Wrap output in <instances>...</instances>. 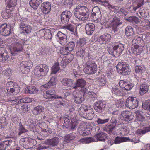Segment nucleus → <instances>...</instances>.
<instances>
[{
    "label": "nucleus",
    "mask_w": 150,
    "mask_h": 150,
    "mask_svg": "<svg viewBox=\"0 0 150 150\" xmlns=\"http://www.w3.org/2000/svg\"><path fill=\"white\" fill-rule=\"evenodd\" d=\"M88 9L84 6L79 5L75 8V16L84 22H86L89 17Z\"/></svg>",
    "instance_id": "f257e3e1"
},
{
    "label": "nucleus",
    "mask_w": 150,
    "mask_h": 150,
    "mask_svg": "<svg viewBox=\"0 0 150 150\" xmlns=\"http://www.w3.org/2000/svg\"><path fill=\"white\" fill-rule=\"evenodd\" d=\"M102 25L106 28L112 27L114 30L117 29V27L122 24L120 22L119 18L116 17L112 16L110 18H104L100 22Z\"/></svg>",
    "instance_id": "f03ea898"
},
{
    "label": "nucleus",
    "mask_w": 150,
    "mask_h": 150,
    "mask_svg": "<svg viewBox=\"0 0 150 150\" xmlns=\"http://www.w3.org/2000/svg\"><path fill=\"white\" fill-rule=\"evenodd\" d=\"M70 119L71 122L69 125L70 122L69 118L67 117H64V123L63 127L64 129L67 128L70 130L73 131L76 129V127L79 123L80 122V120H78L76 118V115L74 113V115H71Z\"/></svg>",
    "instance_id": "7ed1b4c3"
},
{
    "label": "nucleus",
    "mask_w": 150,
    "mask_h": 150,
    "mask_svg": "<svg viewBox=\"0 0 150 150\" xmlns=\"http://www.w3.org/2000/svg\"><path fill=\"white\" fill-rule=\"evenodd\" d=\"M83 71L85 74L88 75L95 74L97 70V65L95 62L89 60L84 64Z\"/></svg>",
    "instance_id": "20e7f679"
},
{
    "label": "nucleus",
    "mask_w": 150,
    "mask_h": 150,
    "mask_svg": "<svg viewBox=\"0 0 150 150\" xmlns=\"http://www.w3.org/2000/svg\"><path fill=\"white\" fill-rule=\"evenodd\" d=\"M49 69L48 67L45 64H40L36 66L34 70V73L38 77L44 76L47 73Z\"/></svg>",
    "instance_id": "39448f33"
},
{
    "label": "nucleus",
    "mask_w": 150,
    "mask_h": 150,
    "mask_svg": "<svg viewBox=\"0 0 150 150\" xmlns=\"http://www.w3.org/2000/svg\"><path fill=\"white\" fill-rule=\"evenodd\" d=\"M124 49L123 44L119 43L113 47L112 49H109L108 51L110 54L115 57H117L122 54Z\"/></svg>",
    "instance_id": "423d86ee"
},
{
    "label": "nucleus",
    "mask_w": 150,
    "mask_h": 150,
    "mask_svg": "<svg viewBox=\"0 0 150 150\" xmlns=\"http://www.w3.org/2000/svg\"><path fill=\"white\" fill-rule=\"evenodd\" d=\"M87 89L86 88H81L74 96V100L77 104H79L84 100L85 95L87 94Z\"/></svg>",
    "instance_id": "0eeeda50"
},
{
    "label": "nucleus",
    "mask_w": 150,
    "mask_h": 150,
    "mask_svg": "<svg viewBox=\"0 0 150 150\" xmlns=\"http://www.w3.org/2000/svg\"><path fill=\"white\" fill-rule=\"evenodd\" d=\"M21 21L22 22L20 27L21 31L20 33L26 35L30 33L32 30V28L30 25L25 24L27 18H23L21 19Z\"/></svg>",
    "instance_id": "6e6552de"
},
{
    "label": "nucleus",
    "mask_w": 150,
    "mask_h": 150,
    "mask_svg": "<svg viewBox=\"0 0 150 150\" xmlns=\"http://www.w3.org/2000/svg\"><path fill=\"white\" fill-rule=\"evenodd\" d=\"M137 98L134 97H129L125 102V106L130 109H134L138 106Z\"/></svg>",
    "instance_id": "1a4fd4ad"
},
{
    "label": "nucleus",
    "mask_w": 150,
    "mask_h": 150,
    "mask_svg": "<svg viewBox=\"0 0 150 150\" xmlns=\"http://www.w3.org/2000/svg\"><path fill=\"white\" fill-rule=\"evenodd\" d=\"M20 66L21 70L22 72L24 74H27L30 71V69L33 66L32 62L30 60L22 62L20 63Z\"/></svg>",
    "instance_id": "9d476101"
},
{
    "label": "nucleus",
    "mask_w": 150,
    "mask_h": 150,
    "mask_svg": "<svg viewBox=\"0 0 150 150\" xmlns=\"http://www.w3.org/2000/svg\"><path fill=\"white\" fill-rule=\"evenodd\" d=\"M55 91L54 89L48 90L44 94V97L46 99H49L50 100L56 98L62 99V97L59 96L55 94Z\"/></svg>",
    "instance_id": "9b49d317"
},
{
    "label": "nucleus",
    "mask_w": 150,
    "mask_h": 150,
    "mask_svg": "<svg viewBox=\"0 0 150 150\" xmlns=\"http://www.w3.org/2000/svg\"><path fill=\"white\" fill-rule=\"evenodd\" d=\"M56 37L57 40L61 45H64L67 43V36L65 34L61 31H59L58 32Z\"/></svg>",
    "instance_id": "f8f14e48"
},
{
    "label": "nucleus",
    "mask_w": 150,
    "mask_h": 150,
    "mask_svg": "<svg viewBox=\"0 0 150 150\" xmlns=\"http://www.w3.org/2000/svg\"><path fill=\"white\" fill-rule=\"evenodd\" d=\"M133 117V113L128 111H123L122 112L120 116V118L122 120L128 122L132 120Z\"/></svg>",
    "instance_id": "ddd939ff"
},
{
    "label": "nucleus",
    "mask_w": 150,
    "mask_h": 150,
    "mask_svg": "<svg viewBox=\"0 0 150 150\" xmlns=\"http://www.w3.org/2000/svg\"><path fill=\"white\" fill-rule=\"evenodd\" d=\"M129 66V65L127 63L122 62H119L116 67L118 72L120 74H122L127 71Z\"/></svg>",
    "instance_id": "4468645a"
},
{
    "label": "nucleus",
    "mask_w": 150,
    "mask_h": 150,
    "mask_svg": "<svg viewBox=\"0 0 150 150\" xmlns=\"http://www.w3.org/2000/svg\"><path fill=\"white\" fill-rule=\"evenodd\" d=\"M71 16L72 13L70 11H64L61 15L62 22L63 24H67Z\"/></svg>",
    "instance_id": "2eb2a0df"
},
{
    "label": "nucleus",
    "mask_w": 150,
    "mask_h": 150,
    "mask_svg": "<svg viewBox=\"0 0 150 150\" xmlns=\"http://www.w3.org/2000/svg\"><path fill=\"white\" fill-rule=\"evenodd\" d=\"M111 35L108 33H105L98 38V40L101 44H105L109 43L111 40Z\"/></svg>",
    "instance_id": "dca6fc26"
},
{
    "label": "nucleus",
    "mask_w": 150,
    "mask_h": 150,
    "mask_svg": "<svg viewBox=\"0 0 150 150\" xmlns=\"http://www.w3.org/2000/svg\"><path fill=\"white\" fill-rule=\"evenodd\" d=\"M11 28L6 24H3L0 26V33L4 36H7L11 33Z\"/></svg>",
    "instance_id": "f3484780"
},
{
    "label": "nucleus",
    "mask_w": 150,
    "mask_h": 150,
    "mask_svg": "<svg viewBox=\"0 0 150 150\" xmlns=\"http://www.w3.org/2000/svg\"><path fill=\"white\" fill-rule=\"evenodd\" d=\"M9 57L8 54L5 48L0 47V61L4 62Z\"/></svg>",
    "instance_id": "a211bd4d"
},
{
    "label": "nucleus",
    "mask_w": 150,
    "mask_h": 150,
    "mask_svg": "<svg viewBox=\"0 0 150 150\" xmlns=\"http://www.w3.org/2000/svg\"><path fill=\"white\" fill-rule=\"evenodd\" d=\"M119 85L122 88H124L127 90H130L133 87L131 83L124 80H120L119 81Z\"/></svg>",
    "instance_id": "6ab92c4d"
},
{
    "label": "nucleus",
    "mask_w": 150,
    "mask_h": 150,
    "mask_svg": "<svg viewBox=\"0 0 150 150\" xmlns=\"http://www.w3.org/2000/svg\"><path fill=\"white\" fill-rule=\"evenodd\" d=\"M105 106V104L101 101H98L96 103L94 108L96 112L101 113L104 110Z\"/></svg>",
    "instance_id": "aec40b11"
},
{
    "label": "nucleus",
    "mask_w": 150,
    "mask_h": 150,
    "mask_svg": "<svg viewBox=\"0 0 150 150\" xmlns=\"http://www.w3.org/2000/svg\"><path fill=\"white\" fill-rule=\"evenodd\" d=\"M41 9L42 11L45 14L48 13L51 9V4L49 2H44L41 5Z\"/></svg>",
    "instance_id": "412c9836"
},
{
    "label": "nucleus",
    "mask_w": 150,
    "mask_h": 150,
    "mask_svg": "<svg viewBox=\"0 0 150 150\" xmlns=\"http://www.w3.org/2000/svg\"><path fill=\"white\" fill-rule=\"evenodd\" d=\"M11 53L13 55L15 56L19 53V43L16 42L14 45H10L9 47Z\"/></svg>",
    "instance_id": "4be33fe9"
},
{
    "label": "nucleus",
    "mask_w": 150,
    "mask_h": 150,
    "mask_svg": "<svg viewBox=\"0 0 150 150\" xmlns=\"http://www.w3.org/2000/svg\"><path fill=\"white\" fill-rule=\"evenodd\" d=\"M79 123L80 125L79 126V132L80 135H84L86 133L85 131L86 129H87V125L88 123L87 122L81 121L80 120Z\"/></svg>",
    "instance_id": "5701e85b"
},
{
    "label": "nucleus",
    "mask_w": 150,
    "mask_h": 150,
    "mask_svg": "<svg viewBox=\"0 0 150 150\" xmlns=\"http://www.w3.org/2000/svg\"><path fill=\"white\" fill-rule=\"evenodd\" d=\"M136 119L138 123L141 126H144L146 124L145 117L142 116L139 112H137Z\"/></svg>",
    "instance_id": "b1692460"
},
{
    "label": "nucleus",
    "mask_w": 150,
    "mask_h": 150,
    "mask_svg": "<svg viewBox=\"0 0 150 150\" xmlns=\"http://www.w3.org/2000/svg\"><path fill=\"white\" fill-rule=\"evenodd\" d=\"M85 29L86 34L88 35H91L95 30V25L93 24L90 23L87 24L86 25Z\"/></svg>",
    "instance_id": "393cba45"
},
{
    "label": "nucleus",
    "mask_w": 150,
    "mask_h": 150,
    "mask_svg": "<svg viewBox=\"0 0 150 150\" xmlns=\"http://www.w3.org/2000/svg\"><path fill=\"white\" fill-rule=\"evenodd\" d=\"M38 90L35 86H30L25 88L24 92L25 94H34L37 93Z\"/></svg>",
    "instance_id": "a878e982"
},
{
    "label": "nucleus",
    "mask_w": 150,
    "mask_h": 150,
    "mask_svg": "<svg viewBox=\"0 0 150 150\" xmlns=\"http://www.w3.org/2000/svg\"><path fill=\"white\" fill-rule=\"evenodd\" d=\"M110 88L113 94L117 96L120 95L121 93V89L117 85L112 84Z\"/></svg>",
    "instance_id": "bb28decb"
},
{
    "label": "nucleus",
    "mask_w": 150,
    "mask_h": 150,
    "mask_svg": "<svg viewBox=\"0 0 150 150\" xmlns=\"http://www.w3.org/2000/svg\"><path fill=\"white\" fill-rule=\"evenodd\" d=\"M88 107L89 106L85 105H82L78 111L79 115L80 116L84 118Z\"/></svg>",
    "instance_id": "cd10ccee"
},
{
    "label": "nucleus",
    "mask_w": 150,
    "mask_h": 150,
    "mask_svg": "<svg viewBox=\"0 0 150 150\" xmlns=\"http://www.w3.org/2000/svg\"><path fill=\"white\" fill-rule=\"evenodd\" d=\"M94 114L93 109L90 106H89L86 112L84 118L88 120H92L94 117Z\"/></svg>",
    "instance_id": "c85d7f7f"
},
{
    "label": "nucleus",
    "mask_w": 150,
    "mask_h": 150,
    "mask_svg": "<svg viewBox=\"0 0 150 150\" xmlns=\"http://www.w3.org/2000/svg\"><path fill=\"white\" fill-rule=\"evenodd\" d=\"M44 108L41 105L35 107L32 110L33 114L35 115H38L44 112Z\"/></svg>",
    "instance_id": "c756f323"
},
{
    "label": "nucleus",
    "mask_w": 150,
    "mask_h": 150,
    "mask_svg": "<svg viewBox=\"0 0 150 150\" xmlns=\"http://www.w3.org/2000/svg\"><path fill=\"white\" fill-rule=\"evenodd\" d=\"M129 139V138L128 137L117 136L115 139L114 143L115 144H118L123 142H127Z\"/></svg>",
    "instance_id": "7c9ffc66"
},
{
    "label": "nucleus",
    "mask_w": 150,
    "mask_h": 150,
    "mask_svg": "<svg viewBox=\"0 0 150 150\" xmlns=\"http://www.w3.org/2000/svg\"><path fill=\"white\" fill-rule=\"evenodd\" d=\"M7 2V4L6 6V8L9 9L11 11H13L15 6L16 5V0H6V2Z\"/></svg>",
    "instance_id": "2f4dec72"
},
{
    "label": "nucleus",
    "mask_w": 150,
    "mask_h": 150,
    "mask_svg": "<svg viewBox=\"0 0 150 150\" xmlns=\"http://www.w3.org/2000/svg\"><path fill=\"white\" fill-rule=\"evenodd\" d=\"M149 89V87L147 84L145 83L142 84L140 87L139 93L142 95L147 92Z\"/></svg>",
    "instance_id": "473e14b6"
},
{
    "label": "nucleus",
    "mask_w": 150,
    "mask_h": 150,
    "mask_svg": "<svg viewBox=\"0 0 150 150\" xmlns=\"http://www.w3.org/2000/svg\"><path fill=\"white\" fill-rule=\"evenodd\" d=\"M131 50L133 54L136 55H138L142 52L143 49L142 48H139V45H135L133 47L131 48Z\"/></svg>",
    "instance_id": "72a5a7b5"
},
{
    "label": "nucleus",
    "mask_w": 150,
    "mask_h": 150,
    "mask_svg": "<svg viewBox=\"0 0 150 150\" xmlns=\"http://www.w3.org/2000/svg\"><path fill=\"white\" fill-rule=\"evenodd\" d=\"M92 17L93 18V20L96 23H99L100 22V23L103 20V19H102V20H101V19L102 17V15L101 12H98L96 14L92 15ZM104 18H105L103 17L102 19Z\"/></svg>",
    "instance_id": "f704fd0d"
},
{
    "label": "nucleus",
    "mask_w": 150,
    "mask_h": 150,
    "mask_svg": "<svg viewBox=\"0 0 150 150\" xmlns=\"http://www.w3.org/2000/svg\"><path fill=\"white\" fill-rule=\"evenodd\" d=\"M86 82L85 80L83 79H79L77 80L76 83V85L73 87V89H76L78 87H81V88H85L84 87L85 86Z\"/></svg>",
    "instance_id": "c9c22d12"
},
{
    "label": "nucleus",
    "mask_w": 150,
    "mask_h": 150,
    "mask_svg": "<svg viewBox=\"0 0 150 150\" xmlns=\"http://www.w3.org/2000/svg\"><path fill=\"white\" fill-rule=\"evenodd\" d=\"M74 82L73 80L68 78L63 79L61 82L62 84L68 87L71 86L73 84Z\"/></svg>",
    "instance_id": "e433bc0d"
},
{
    "label": "nucleus",
    "mask_w": 150,
    "mask_h": 150,
    "mask_svg": "<svg viewBox=\"0 0 150 150\" xmlns=\"http://www.w3.org/2000/svg\"><path fill=\"white\" fill-rule=\"evenodd\" d=\"M12 11L10 10L8 8L7 9L6 7V9L3 10L1 13L2 17L5 19L8 18L11 16V12Z\"/></svg>",
    "instance_id": "4c0bfd02"
},
{
    "label": "nucleus",
    "mask_w": 150,
    "mask_h": 150,
    "mask_svg": "<svg viewBox=\"0 0 150 150\" xmlns=\"http://www.w3.org/2000/svg\"><path fill=\"white\" fill-rule=\"evenodd\" d=\"M134 38L132 41V45L138 44L141 45L140 43H142V42H143V41L141 37L140 36L137 35H135V34L134 35Z\"/></svg>",
    "instance_id": "58836bf2"
},
{
    "label": "nucleus",
    "mask_w": 150,
    "mask_h": 150,
    "mask_svg": "<svg viewBox=\"0 0 150 150\" xmlns=\"http://www.w3.org/2000/svg\"><path fill=\"white\" fill-rule=\"evenodd\" d=\"M146 70L145 66L143 65H136L135 71L136 73L141 74L144 73Z\"/></svg>",
    "instance_id": "ea45409f"
},
{
    "label": "nucleus",
    "mask_w": 150,
    "mask_h": 150,
    "mask_svg": "<svg viewBox=\"0 0 150 150\" xmlns=\"http://www.w3.org/2000/svg\"><path fill=\"white\" fill-rule=\"evenodd\" d=\"M96 137L98 141H104L106 139L107 135L103 132H100L96 135Z\"/></svg>",
    "instance_id": "a19ab883"
},
{
    "label": "nucleus",
    "mask_w": 150,
    "mask_h": 150,
    "mask_svg": "<svg viewBox=\"0 0 150 150\" xmlns=\"http://www.w3.org/2000/svg\"><path fill=\"white\" fill-rule=\"evenodd\" d=\"M97 79L98 81V83L101 86H104L106 83V78L103 76H100Z\"/></svg>",
    "instance_id": "79ce46f5"
},
{
    "label": "nucleus",
    "mask_w": 150,
    "mask_h": 150,
    "mask_svg": "<svg viewBox=\"0 0 150 150\" xmlns=\"http://www.w3.org/2000/svg\"><path fill=\"white\" fill-rule=\"evenodd\" d=\"M65 28L71 32L72 34H73L75 35H77V28H75L73 25L71 24L68 25L65 27Z\"/></svg>",
    "instance_id": "37998d69"
},
{
    "label": "nucleus",
    "mask_w": 150,
    "mask_h": 150,
    "mask_svg": "<svg viewBox=\"0 0 150 150\" xmlns=\"http://www.w3.org/2000/svg\"><path fill=\"white\" fill-rule=\"evenodd\" d=\"M85 49L83 48L78 47L77 50L76 51V55L77 56L83 57L85 54Z\"/></svg>",
    "instance_id": "c03bdc74"
},
{
    "label": "nucleus",
    "mask_w": 150,
    "mask_h": 150,
    "mask_svg": "<svg viewBox=\"0 0 150 150\" xmlns=\"http://www.w3.org/2000/svg\"><path fill=\"white\" fill-rule=\"evenodd\" d=\"M101 4L108 6V8L110 11H112L114 12L115 11V6L110 4L107 1H105L104 0H102V3Z\"/></svg>",
    "instance_id": "a18cd8bd"
},
{
    "label": "nucleus",
    "mask_w": 150,
    "mask_h": 150,
    "mask_svg": "<svg viewBox=\"0 0 150 150\" xmlns=\"http://www.w3.org/2000/svg\"><path fill=\"white\" fill-rule=\"evenodd\" d=\"M29 4L30 6L34 10H36L39 4V1L37 0H31Z\"/></svg>",
    "instance_id": "49530a36"
},
{
    "label": "nucleus",
    "mask_w": 150,
    "mask_h": 150,
    "mask_svg": "<svg viewBox=\"0 0 150 150\" xmlns=\"http://www.w3.org/2000/svg\"><path fill=\"white\" fill-rule=\"evenodd\" d=\"M95 139L92 137H85L83 138L80 140L81 143L83 144H88L94 142Z\"/></svg>",
    "instance_id": "de8ad7c7"
},
{
    "label": "nucleus",
    "mask_w": 150,
    "mask_h": 150,
    "mask_svg": "<svg viewBox=\"0 0 150 150\" xmlns=\"http://www.w3.org/2000/svg\"><path fill=\"white\" fill-rule=\"evenodd\" d=\"M125 34L127 37H129L134 35V31L132 27L129 26L127 27L125 29Z\"/></svg>",
    "instance_id": "09e8293b"
},
{
    "label": "nucleus",
    "mask_w": 150,
    "mask_h": 150,
    "mask_svg": "<svg viewBox=\"0 0 150 150\" xmlns=\"http://www.w3.org/2000/svg\"><path fill=\"white\" fill-rule=\"evenodd\" d=\"M75 138V136L74 134L73 133H70L64 137V141L65 142L68 143L74 139Z\"/></svg>",
    "instance_id": "8fccbe9b"
},
{
    "label": "nucleus",
    "mask_w": 150,
    "mask_h": 150,
    "mask_svg": "<svg viewBox=\"0 0 150 150\" xmlns=\"http://www.w3.org/2000/svg\"><path fill=\"white\" fill-rule=\"evenodd\" d=\"M87 42V40L83 38L79 39L77 41V44L78 47H82L85 45Z\"/></svg>",
    "instance_id": "3c124183"
},
{
    "label": "nucleus",
    "mask_w": 150,
    "mask_h": 150,
    "mask_svg": "<svg viewBox=\"0 0 150 150\" xmlns=\"http://www.w3.org/2000/svg\"><path fill=\"white\" fill-rule=\"evenodd\" d=\"M59 63L58 62L55 63L52 68L51 74H55L59 70Z\"/></svg>",
    "instance_id": "603ef678"
},
{
    "label": "nucleus",
    "mask_w": 150,
    "mask_h": 150,
    "mask_svg": "<svg viewBox=\"0 0 150 150\" xmlns=\"http://www.w3.org/2000/svg\"><path fill=\"white\" fill-rule=\"evenodd\" d=\"M127 20L129 22L135 23L136 24H138L140 22L138 18L135 16L129 17Z\"/></svg>",
    "instance_id": "864d4df0"
},
{
    "label": "nucleus",
    "mask_w": 150,
    "mask_h": 150,
    "mask_svg": "<svg viewBox=\"0 0 150 150\" xmlns=\"http://www.w3.org/2000/svg\"><path fill=\"white\" fill-rule=\"evenodd\" d=\"M115 127V126L113 124H110L106 125L105 127L104 130H106L108 133L112 132L113 129Z\"/></svg>",
    "instance_id": "5fc2aeb1"
},
{
    "label": "nucleus",
    "mask_w": 150,
    "mask_h": 150,
    "mask_svg": "<svg viewBox=\"0 0 150 150\" xmlns=\"http://www.w3.org/2000/svg\"><path fill=\"white\" fill-rule=\"evenodd\" d=\"M87 94L89 97L92 99L93 101L95 100L97 98V95L96 93L93 91L88 92Z\"/></svg>",
    "instance_id": "6e6d98bb"
},
{
    "label": "nucleus",
    "mask_w": 150,
    "mask_h": 150,
    "mask_svg": "<svg viewBox=\"0 0 150 150\" xmlns=\"http://www.w3.org/2000/svg\"><path fill=\"white\" fill-rule=\"evenodd\" d=\"M75 43L73 41L69 42L66 47L70 52L72 51L75 47Z\"/></svg>",
    "instance_id": "4d7b16f0"
},
{
    "label": "nucleus",
    "mask_w": 150,
    "mask_h": 150,
    "mask_svg": "<svg viewBox=\"0 0 150 150\" xmlns=\"http://www.w3.org/2000/svg\"><path fill=\"white\" fill-rule=\"evenodd\" d=\"M49 143L50 145L53 146H57L58 143V138L54 137L50 139L49 140Z\"/></svg>",
    "instance_id": "13d9d810"
},
{
    "label": "nucleus",
    "mask_w": 150,
    "mask_h": 150,
    "mask_svg": "<svg viewBox=\"0 0 150 150\" xmlns=\"http://www.w3.org/2000/svg\"><path fill=\"white\" fill-rule=\"evenodd\" d=\"M47 30L42 29L40 30L37 33V35L39 38H44Z\"/></svg>",
    "instance_id": "bf43d9fd"
},
{
    "label": "nucleus",
    "mask_w": 150,
    "mask_h": 150,
    "mask_svg": "<svg viewBox=\"0 0 150 150\" xmlns=\"http://www.w3.org/2000/svg\"><path fill=\"white\" fill-rule=\"evenodd\" d=\"M142 107L145 109L150 110V100H146L144 103H143Z\"/></svg>",
    "instance_id": "052dcab7"
},
{
    "label": "nucleus",
    "mask_w": 150,
    "mask_h": 150,
    "mask_svg": "<svg viewBox=\"0 0 150 150\" xmlns=\"http://www.w3.org/2000/svg\"><path fill=\"white\" fill-rule=\"evenodd\" d=\"M52 36L50 30H47L44 38L47 40H49L52 39Z\"/></svg>",
    "instance_id": "680f3d73"
},
{
    "label": "nucleus",
    "mask_w": 150,
    "mask_h": 150,
    "mask_svg": "<svg viewBox=\"0 0 150 150\" xmlns=\"http://www.w3.org/2000/svg\"><path fill=\"white\" fill-rule=\"evenodd\" d=\"M64 58L66 61L69 63L73 60L74 58V56L73 54H69Z\"/></svg>",
    "instance_id": "e2e57ef3"
},
{
    "label": "nucleus",
    "mask_w": 150,
    "mask_h": 150,
    "mask_svg": "<svg viewBox=\"0 0 150 150\" xmlns=\"http://www.w3.org/2000/svg\"><path fill=\"white\" fill-rule=\"evenodd\" d=\"M146 128L145 127L144 128L143 130L138 129L136 131V133L137 135L139 136L145 134L146 132H148Z\"/></svg>",
    "instance_id": "0e129e2a"
},
{
    "label": "nucleus",
    "mask_w": 150,
    "mask_h": 150,
    "mask_svg": "<svg viewBox=\"0 0 150 150\" xmlns=\"http://www.w3.org/2000/svg\"><path fill=\"white\" fill-rule=\"evenodd\" d=\"M60 54L63 55L67 54H68L70 52V51L67 50V48L66 47L61 48L60 50Z\"/></svg>",
    "instance_id": "69168bd1"
},
{
    "label": "nucleus",
    "mask_w": 150,
    "mask_h": 150,
    "mask_svg": "<svg viewBox=\"0 0 150 150\" xmlns=\"http://www.w3.org/2000/svg\"><path fill=\"white\" fill-rule=\"evenodd\" d=\"M49 82L52 86L55 85L57 83V76H54L51 77Z\"/></svg>",
    "instance_id": "338daca9"
},
{
    "label": "nucleus",
    "mask_w": 150,
    "mask_h": 150,
    "mask_svg": "<svg viewBox=\"0 0 150 150\" xmlns=\"http://www.w3.org/2000/svg\"><path fill=\"white\" fill-rule=\"evenodd\" d=\"M32 101V99L29 97H24L19 99V102L21 103H30Z\"/></svg>",
    "instance_id": "774afa93"
}]
</instances>
